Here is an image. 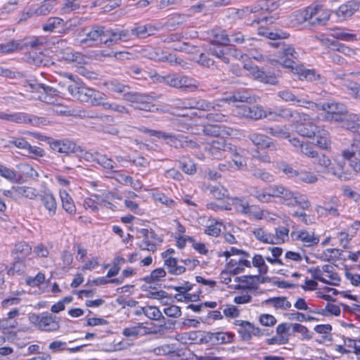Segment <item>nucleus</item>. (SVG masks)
Returning <instances> with one entry per match:
<instances>
[{
  "instance_id": "f257e3e1",
  "label": "nucleus",
  "mask_w": 360,
  "mask_h": 360,
  "mask_svg": "<svg viewBox=\"0 0 360 360\" xmlns=\"http://www.w3.org/2000/svg\"><path fill=\"white\" fill-rule=\"evenodd\" d=\"M80 44L93 46L99 43L110 46L117 43L120 39H127L128 34L119 32V29H108L103 26L96 25L91 29L82 28L77 34Z\"/></svg>"
},
{
  "instance_id": "f03ea898",
  "label": "nucleus",
  "mask_w": 360,
  "mask_h": 360,
  "mask_svg": "<svg viewBox=\"0 0 360 360\" xmlns=\"http://www.w3.org/2000/svg\"><path fill=\"white\" fill-rule=\"evenodd\" d=\"M296 131L300 136L311 138L315 137L316 144L321 148H327L330 144V136L327 130L315 125L312 119L307 114L299 115L295 124Z\"/></svg>"
},
{
  "instance_id": "7ed1b4c3",
  "label": "nucleus",
  "mask_w": 360,
  "mask_h": 360,
  "mask_svg": "<svg viewBox=\"0 0 360 360\" xmlns=\"http://www.w3.org/2000/svg\"><path fill=\"white\" fill-rule=\"evenodd\" d=\"M283 54L290 56V58H279L278 62L284 68L290 70L291 72L297 75L300 80L317 81L321 79V75L316 73L314 70L307 69L302 65H295V60L297 58L298 53L291 46H285L283 48Z\"/></svg>"
},
{
  "instance_id": "20e7f679",
  "label": "nucleus",
  "mask_w": 360,
  "mask_h": 360,
  "mask_svg": "<svg viewBox=\"0 0 360 360\" xmlns=\"http://www.w3.org/2000/svg\"><path fill=\"white\" fill-rule=\"evenodd\" d=\"M330 11L317 2H314L300 11L297 20L302 23L309 22L311 25L325 24L330 18Z\"/></svg>"
},
{
  "instance_id": "39448f33",
  "label": "nucleus",
  "mask_w": 360,
  "mask_h": 360,
  "mask_svg": "<svg viewBox=\"0 0 360 360\" xmlns=\"http://www.w3.org/2000/svg\"><path fill=\"white\" fill-rule=\"evenodd\" d=\"M68 91L72 96L77 100L89 103L94 106H98L101 98L105 97L103 93L78 83L68 85Z\"/></svg>"
},
{
  "instance_id": "423d86ee",
  "label": "nucleus",
  "mask_w": 360,
  "mask_h": 360,
  "mask_svg": "<svg viewBox=\"0 0 360 360\" xmlns=\"http://www.w3.org/2000/svg\"><path fill=\"white\" fill-rule=\"evenodd\" d=\"M271 198H278L282 203L288 206L300 205L302 209H307L309 206V202L302 195L295 194L288 188L282 185H273L269 187Z\"/></svg>"
},
{
  "instance_id": "0eeeda50",
  "label": "nucleus",
  "mask_w": 360,
  "mask_h": 360,
  "mask_svg": "<svg viewBox=\"0 0 360 360\" xmlns=\"http://www.w3.org/2000/svg\"><path fill=\"white\" fill-rule=\"evenodd\" d=\"M317 107H314L313 110H323L325 114L318 116L316 118L324 121H343L345 117L344 115L347 112V107L340 103L327 102L322 105L316 103Z\"/></svg>"
},
{
  "instance_id": "6e6552de",
  "label": "nucleus",
  "mask_w": 360,
  "mask_h": 360,
  "mask_svg": "<svg viewBox=\"0 0 360 360\" xmlns=\"http://www.w3.org/2000/svg\"><path fill=\"white\" fill-rule=\"evenodd\" d=\"M0 120L16 124H30L37 127L46 126L49 124V122L44 117L32 115L22 112L0 111Z\"/></svg>"
},
{
  "instance_id": "1a4fd4ad",
  "label": "nucleus",
  "mask_w": 360,
  "mask_h": 360,
  "mask_svg": "<svg viewBox=\"0 0 360 360\" xmlns=\"http://www.w3.org/2000/svg\"><path fill=\"white\" fill-rule=\"evenodd\" d=\"M123 99L131 103V105L140 110L156 112L158 108L152 103L153 97L137 92H124Z\"/></svg>"
},
{
  "instance_id": "9d476101",
  "label": "nucleus",
  "mask_w": 360,
  "mask_h": 360,
  "mask_svg": "<svg viewBox=\"0 0 360 360\" xmlns=\"http://www.w3.org/2000/svg\"><path fill=\"white\" fill-rule=\"evenodd\" d=\"M30 321L38 329L44 331H56L60 328V319L48 313L32 314Z\"/></svg>"
},
{
  "instance_id": "9b49d317",
  "label": "nucleus",
  "mask_w": 360,
  "mask_h": 360,
  "mask_svg": "<svg viewBox=\"0 0 360 360\" xmlns=\"http://www.w3.org/2000/svg\"><path fill=\"white\" fill-rule=\"evenodd\" d=\"M277 96L282 101L288 103H292L294 105L300 107L311 110H314V107H317L316 103L309 100L307 97H299L288 89H283L279 91L277 93Z\"/></svg>"
},
{
  "instance_id": "f8f14e48",
  "label": "nucleus",
  "mask_w": 360,
  "mask_h": 360,
  "mask_svg": "<svg viewBox=\"0 0 360 360\" xmlns=\"http://www.w3.org/2000/svg\"><path fill=\"white\" fill-rule=\"evenodd\" d=\"M139 234L142 237V240L138 244L141 250L155 252L157 250V244L162 242L161 238L152 230L142 229Z\"/></svg>"
},
{
  "instance_id": "ddd939ff",
  "label": "nucleus",
  "mask_w": 360,
  "mask_h": 360,
  "mask_svg": "<svg viewBox=\"0 0 360 360\" xmlns=\"http://www.w3.org/2000/svg\"><path fill=\"white\" fill-rule=\"evenodd\" d=\"M292 239L300 242L304 247H314L319 244V237L312 231L300 229L292 231L290 233Z\"/></svg>"
},
{
  "instance_id": "4468645a",
  "label": "nucleus",
  "mask_w": 360,
  "mask_h": 360,
  "mask_svg": "<svg viewBox=\"0 0 360 360\" xmlns=\"http://www.w3.org/2000/svg\"><path fill=\"white\" fill-rule=\"evenodd\" d=\"M319 165L321 167V171H327L328 172L332 173L333 175L337 176L341 180H349L354 178L352 174H347L343 171V166L340 165V171H336L333 167H330L331 165L330 160L327 158L325 155H319L317 153L316 158H314Z\"/></svg>"
},
{
  "instance_id": "2eb2a0df",
  "label": "nucleus",
  "mask_w": 360,
  "mask_h": 360,
  "mask_svg": "<svg viewBox=\"0 0 360 360\" xmlns=\"http://www.w3.org/2000/svg\"><path fill=\"white\" fill-rule=\"evenodd\" d=\"M29 86L32 91H37L40 94L38 97L40 101L46 103H54L55 97L58 93L57 89L39 83L30 84Z\"/></svg>"
},
{
  "instance_id": "dca6fc26",
  "label": "nucleus",
  "mask_w": 360,
  "mask_h": 360,
  "mask_svg": "<svg viewBox=\"0 0 360 360\" xmlns=\"http://www.w3.org/2000/svg\"><path fill=\"white\" fill-rule=\"evenodd\" d=\"M342 156L349 161V167L355 173L360 172V160L357 158V156L360 157V148L357 143H353L348 148L343 150Z\"/></svg>"
},
{
  "instance_id": "f3484780",
  "label": "nucleus",
  "mask_w": 360,
  "mask_h": 360,
  "mask_svg": "<svg viewBox=\"0 0 360 360\" xmlns=\"http://www.w3.org/2000/svg\"><path fill=\"white\" fill-rule=\"evenodd\" d=\"M160 82H162L170 86L175 88H191L197 89L198 85L193 83V79L186 77L177 75H167L162 77Z\"/></svg>"
},
{
  "instance_id": "a211bd4d",
  "label": "nucleus",
  "mask_w": 360,
  "mask_h": 360,
  "mask_svg": "<svg viewBox=\"0 0 360 360\" xmlns=\"http://www.w3.org/2000/svg\"><path fill=\"white\" fill-rule=\"evenodd\" d=\"M68 21L65 22L62 18L59 17H51L43 25L42 29L45 32H53L56 31L60 34H68L70 31V23L69 25Z\"/></svg>"
},
{
  "instance_id": "6ab92c4d",
  "label": "nucleus",
  "mask_w": 360,
  "mask_h": 360,
  "mask_svg": "<svg viewBox=\"0 0 360 360\" xmlns=\"http://www.w3.org/2000/svg\"><path fill=\"white\" fill-rule=\"evenodd\" d=\"M236 325L240 326L238 332L240 335L241 338L245 341L250 340L252 336L260 337L264 335L263 331L260 328L255 326L249 321H237Z\"/></svg>"
},
{
  "instance_id": "aec40b11",
  "label": "nucleus",
  "mask_w": 360,
  "mask_h": 360,
  "mask_svg": "<svg viewBox=\"0 0 360 360\" xmlns=\"http://www.w3.org/2000/svg\"><path fill=\"white\" fill-rule=\"evenodd\" d=\"M156 30L157 29L155 27L150 24L134 27L131 30V31L119 29V32H124L128 34L127 39H120V41H127L131 39L133 37L146 38L148 36L153 34Z\"/></svg>"
},
{
  "instance_id": "412c9836",
  "label": "nucleus",
  "mask_w": 360,
  "mask_h": 360,
  "mask_svg": "<svg viewBox=\"0 0 360 360\" xmlns=\"http://www.w3.org/2000/svg\"><path fill=\"white\" fill-rule=\"evenodd\" d=\"M49 143L53 150L60 153L68 154L82 151L79 146H77L73 141L68 139L52 140Z\"/></svg>"
},
{
  "instance_id": "4be33fe9",
  "label": "nucleus",
  "mask_w": 360,
  "mask_h": 360,
  "mask_svg": "<svg viewBox=\"0 0 360 360\" xmlns=\"http://www.w3.org/2000/svg\"><path fill=\"white\" fill-rule=\"evenodd\" d=\"M340 206V200L335 197H331L328 201H325L323 205L316 207V212L320 215H330L338 217L340 215L338 208Z\"/></svg>"
},
{
  "instance_id": "5701e85b",
  "label": "nucleus",
  "mask_w": 360,
  "mask_h": 360,
  "mask_svg": "<svg viewBox=\"0 0 360 360\" xmlns=\"http://www.w3.org/2000/svg\"><path fill=\"white\" fill-rule=\"evenodd\" d=\"M183 105L185 108H195L202 110H218L221 106L220 103L209 102L202 99L190 98L183 101Z\"/></svg>"
},
{
  "instance_id": "b1692460",
  "label": "nucleus",
  "mask_w": 360,
  "mask_h": 360,
  "mask_svg": "<svg viewBox=\"0 0 360 360\" xmlns=\"http://www.w3.org/2000/svg\"><path fill=\"white\" fill-rule=\"evenodd\" d=\"M165 139L167 140V144L174 148L190 147L195 148L198 146L197 143L181 134L174 135L167 133Z\"/></svg>"
},
{
  "instance_id": "393cba45",
  "label": "nucleus",
  "mask_w": 360,
  "mask_h": 360,
  "mask_svg": "<svg viewBox=\"0 0 360 360\" xmlns=\"http://www.w3.org/2000/svg\"><path fill=\"white\" fill-rule=\"evenodd\" d=\"M205 342L213 345L228 344L233 342L234 335L229 332L205 333L203 335Z\"/></svg>"
},
{
  "instance_id": "a878e982",
  "label": "nucleus",
  "mask_w": 360,
  "mask_h": 360,
  "mask_svg": "<svg viewBox=\"0 0 360 360\" xmlns=\"http://www.w3.org/2000/svg\"><path fill=\"white\" fill-rule=\"evenodd\" d=\"M359 8V3L356 1H349L342 4L335 11V15L339 21H344L352 17Z\"/></svg>"
},
{
  "instance_id": "bb28decb",
  "label": "nucleus",
  "mask_w": 360,
  "mask_h": 360,
  "mask_svg": "<svg viewBox=\"0 0 360 360\" xmlns=\"http://www.w3.org/2000/svg\"><path fill=\"white\" fill-rule=\"evenodd\" d=\"M272 7H274V4L271 1L269 0H260L250 8H247V10L252 13H259L260 15H262L261 18L257 17V18L253 20V22L258 23L260 20L268 21V17L264 15V14L266 11H271Z\"/></svg>"
},
{
  "instance_id": "cd10ccee",
  "label": "nucleus",
  "mask_w": 360,
  "mask_h": 360,
  "mask_svg": "<svg viewBox=\"0 0 360 360\" xmlns=\"http://www.w3.org/2000/svg\"><path fill=\"white\" fill-rule=\"evenodd\" d=\"M250 74L257 80L275 85L278 83L277 76L274 73H267L260 70L257 66L250 67L249 69Z\"/></svg>"
},
{
  "instance_id": "c85d7f7f",
  "label": "nucleus",
  "mask_w": 360,
  "mask_h": 360,
  "mask_svg": "<svg viewBox=\"0 0 360 360\" xmlns=\"http://www.w3.org/2000/svg\"><path fill=\"white\" fill-rule=\"evenodd\" d=\"M152 333L153 331L143 323H137L134 326L124 328L122 331V335L127 338H139Z\"/></svg>"
},
{
  "instance_id": "c756f323",
  "label": "nucleus",
  "mask_w": 360,
  "mask_h": 360,
  "mask_svg": "<svg viewBox=\"0 0 360 360\" xmlns=\"http://www.w3.org/2000/svg\"><path fill=\"white\" fill-rule=\"evenodd\" d=\"M237 112L244 117L259 120L262 118V115H263V108L257 105L250 107L247 105H242L238 107Z\"/></svg>"
},
{
  "instance_id": "7c9ffc66",
  "label": "nucleus",
  "mask_w": 360,
  "mask_h": 360,
  "mask_svg": "<svg viewBox=\"0 0 360 360\" xmlns=\"http://www.w3.org/2000/svg\"><path fill=\"white\" fill-rule=\"evenodd\" d=\"M96 162L103 168L108 176H112L115 169L117 167L115 160L100 153L96 155Z\"/></svg>"
},
{
  "instance_id": "2f4dec72",
  "label": "nucleus",
  "mask_w": 360,
  "mask_h": 360,
  "mask_svg": "<svg viewBox=\"0 0 360 360\" xmlns=\"http://www.w3.org/2000/svg\"><path fill=\"white\" fill-rule=\"evenodd\" d=\"M244 256L238 259H231L227 263V270L234 274H238L243 272L245 267L250 268L251 262Z\"/></svg>"
},
{
  "instance_id": "473e14b6",
  "label": "nucleus",
  "mask_w": 360,
  "mask_h": 360,
  "mask_svg": "<svg viewBox=\"0 0 360 360\" xmlns=\"http://www.w3.org/2000/svg\"><path fill=\"white\" fill-rule=\"evenodd\" d=\"M343 127L354 133L360 134V115L346 112L344 115Z\"/></svg>"
},
{
  "instance_id": "72a5a7b5",
  "label": "nucleus",
  "mask_w": 360,
  "mask_h": 360,
  "mask_svg": "<svg viewBox=\"0 0 360 360\" xmlns=\"http://www.w3.org/2000/svg\"><path fill=\"white\" fill-rule=\"evenodd\" d=\"M248 139L252 143L259 148H269L274 146L272 139L267 136L256 132L250 133L248 135Z\"/></svg>"
},
{
  "instance_id": "f704fd0d",
  "label": "nucleus",
  "mask_w": 360,
  "mask_h": 360,
  "mask_svg": "<svg viewBox=\"0 0 360 360\" xmlns=\"http://www.w3.org/2000/svg\"><path fill=\"white\" fill-rule=\"evenodd\" d=\"M40 195L41 203L48 211L50 217L53 216L57 210V202L55 197L50 191H45Z\"/></svg>"
},
{
  "instance_id": "c9c22d12",
  "label": "nucleus",
  "mask_w": 360,
  "mask_h": 360,
  "mask_svg": "<svg viewBox=\"0 0 360 360\" xmlns=\"http://www.w3.org/2000/svg\"><path fill=\"white\" fill-rule=\"evenodd\" d=\"M0 176L11 183H22V176L14 169L2 164H0Z\"/></svg>"
},
{
  "instance_id": "e433bc0d",
  "label": "nucleus",
  "mask_w": 360,
  "mask_h": 360,
  "mask_svg": "<svg viewBox=\"0 0 360 360\" xmlns=\"http://www.w3.org/2000/svg\"><path fill=\"white\" fill-rule=\"evenodd\" d=\"M238 279L243 284L238 285L237 288L241 290H256L258 284L262 282L259 276H243Z\"/></svg>"
},
{
  "instance_id": "4c0bfd02",
  "label": "nucleus",
  "mask_w": 360,
  "mask_h": 360,
  "mask_svg": "<svg viewBox=\"0 0 360 360\" xmlns=\"http://www.w3.org/2000/svg\"><path fill=\"white\" fill-rule=\"evenodd\" d=\"M322 271H323V278H326V281L322 283L332 285H336L340 281L338 274L335 272V269L333 266L325 264L322 266Z\"/></svg>"
},
{
  "instance_id": "58836bf2",
  "label": "nucleus",
  "mask_w": 360,
  "mask_h": 360,
  "mask_svg": "<svg viewBox=\"0 0 360 360\" xmlns=\"http://www.w3.org/2000/svg\"><path fill=\"white\" fill-rule=\"evenodd\" d=\"M322 41H323V44L331 48L333 51H336L340 53H342L345 56H352L355 54L354 50L349 48V46H347L346 45H345L343 44H339L334 40H330L329 39H323Z\"/></svg>"
},
{
  "instance_id": "ea45409f",
  "label": "nucleus",
  "mask_w": 360,
  "mask_h": 360,
  "mask_svg": "<svg viewBox=\"0 0 360 360\" xmlns=\"http://www.w3.org/2000/svg\"><path fill=\"white\" fill-rule=\"evenodd\" d=\"M99 105H101L105 110L115 112L120 115H125L129 113V110L124 105L115 102L107 101H105V97L101 98V101Z\"/></svg>"
},
{
  "instance_id": "a19ab883",
  "label": "nucleus",
  "mask_w": 360,
  "mask_h": 360,
  "mask_svg": "<svg viewBox=\"0 0 360 360\" xmlns=\"http://www.w3.org/2000/svg\"><path fill=\"white\" fill-rule=\"evenodd\" d=\"M32 252V248L25 242H19L15 244L12 254L15 259H23Z\"/></svg>"
},
{
  "instance_id": "79ce46f5",
  "label": "nucleus",
  "mask_w": 360,
  "mask_h": 360,
  "mask_svg": "<svg viewBox=\"0 0 360 360\" xmlns=\"http://www.w3.org/2000/svg\"><path fill=\"white\" fill-rule=\"evenodd\" d=\"M221 46L211 43L207 49V52L209 54L219 58L225 64H228L229 63V58L227 57V49H223Z\"/></svg>"
},
{
  "instance_id": "37998d69",
  "label": "nucleus",
  "mask_w": 360,
  "mask_h": 360,
  "mask_svg": "<svg viewBox=\"0 0 360 360\" xmlns=\"http://www.w3.org/2000/svg\"><path fill=\"white\" fill-rule=\"evenodd\" d=\"M12 189L18 196L25 197L30 200H34L38 195V191L36 188L27 186H13Z\"/></svg>"
},
{
  "instance_id": "c03bdc74",
  "label": "nucleus",
  "mask_w": 360,
  "mask_h": 360,
  "mask_svg": "<svg viewBox=\"0 0 360 360\" xmlns=\"http://www.w3.org/2000/svg\"><path fill=\"white\" fill-rule=\"evenodd\" d=\"M289 229L278 226L275 229V233H271V244H282L289 240Z\"/></svg>"
},
{
  "instance_id": "a18cd8bd",
  "label": "nucleus",
  "mask_w": 360,
  "mask_h": 360,
  "mask_svg": "<svg viewBox=\"0 0 360 360\" xmlns=\"http://www.w3.org/2000/svg\"><path fill=\"white\" fill-rule=\"evenodd\" d=\"M179 262L180 261L174 257H168L165 259V265L168 269L169 273L174 275H180L186 271L185 266L179 264Z\"/></svg>"
},
{
  "instance_id": "49530a36",
  "label": "nucleus",
  "mask_w": 360,
  "mask_h": 360,
  "mask_svg": "<svg viewBox=\"0 0 360 360\" xmlns=\"http://www.w3.org/2000/svg\"><path fill=\"white\" fill-rule=\"evenodd\" d=\"M289 128L288 125H275L267 128L266 132L277 138L289 139L290 138Z\"/></svg>"
},
{
  "instance_id": "de8ad7c7",
  "label": "nucleus",
  "mask_w": 360,
  "mask_h": 360,
  "mask_svg": "<svg viewBox=\"0 0 360 360\" xmlns=\"http://www.w3.org/2000/svg\"><path fill=\"white\" fill-rule=\"evenodd\" d=\"M60 197L62 202L63 208L69 214H74L76 212V207L71 196L66 191H60Z\"/></svg>"
},
{
  "instance_id": "09e8293b",
  "label": "nucleus",
  "mask_w": 360,
  "mask_h": 360,
  "mask_svg": "<svg viewBox=\"0 0 360 360\" xmlns=\"http://www.w3.org/2000/svg\"><path fill=\"white\" fill-rule=\"evenodd\" d=\"M265 257H263L260 254H255L252 258L251 262V266H254L257 269L259 274H266L269 271V267L266 264Z\"/></svg>"
},
{
  "instance_id": "8fccbe9b",
  "label": "nucleus",
  "mask_w": 360,
  "mask_h": 360,
  "mask_svg": "<svg viewBox=\"0 0 360 360\" xmlns=\"http://www.w3.org/2000/svg\"><path fill=\"white\" fill-rule=\"evenodd\" d=\"M247 214L257 219H265L269 221L274 219V214H271L267 210H262L259 207L253 205H250Z\"/></svg>"
},
{
  "instance_id": "3c124183",
  "label": "nucleus",
  "mask_w": 360,
  "mask_h": 360,
  "mask_svg": "<svg viewBox=\"0 0 360 360\" xmlns=\"http://www.w3.org/2000/svg\"><path fill=\"white\" fill-rule=\"evenodd\" d=\"M179 352L176 344H165L154 349V352L158 355H169L174 356L179 355Z\"/></svg>"
},
{
  "instance_id": "603ef678",
  "label": "nucleus",
  "mask_w": 360,
  "mask_h": 360,
  "mask_svg": "<svg viewBox=\"0 0 360 360\" xmlns=\"http://www.w3.org/2000/svg\"><path fill=\"white\" fill-rule=\"evenodd\" d=\"M232 147L233 146L231 145L226 143L225 141L223 139L219 138L212 141L210 150L212 155L214 158H219L220 155H217V150L229 151L230 150H232Z\"/></svg>"
},
{
  "instance_id": "864d4df0",
  "label": "nucleus",
  "mask_w": 360,
  "mask_h": 360,
  "mask_svg": "<svg viewBox=\"0 0 360 360\" xmlns=\"http://www.w3.org/2000/svg\"><path fill=\"white\" fill-rule=\"evenodd\" d=\"M331 37L335 39L345 41H354L356 40V36L354 34L347 32L342 28H335L332 30Z\"/></svg>"
},
{
  "instance_id": "5fc2aeb1",
  "label": "nucleus",
  "mask_w": 360,
  "mask_h": 360,
  "mask_svg": "<svg viewBox=\"0 0 360 360\" xmlns=\"http://www.w3.org/2000/svg\"><path fill=\"white\" fill-rule=\"evenodd\" d=\"M269 250L271 252L272 257L265 256L266 260L273 265H284L285 264L280 259V257L283 253V249L278 247H269Z\"/></svg>"
},
{
  "instance_id": "6e6d98bb",
  "label": "nucleus",
  "mask_w": 360,
  "mask_h": 360,
  "mask_svg": "<svg viewBox=\"0 0 360 360\" xmlns=\"http://www.w3.org/2000/svg\"><path fill=\"white\" fill-rule=\"evenodd\" d=\"M342 251L337 248H328L319 257L323 261L335 262L341 257Z\"/></svg>"
},
{
  "instance_id": "4d7b16f0",
  "label": "nucleus",
  "mask_w": 360,
  "mask_h": 360,
  "mask_svg": "<svg viewBox=\"0 0 360 360\" xmlns=\"http://www.w3.org/2000/svg\"><path fill=\"white\" fill-rule=\"evenodd\" d=\"M222 102H242L248 103L251 102V97L247 91H238L233 95L226 97L225 98L219 101L218 103Z\"/></svg>"
},
{
  "instance_id": "13d9d810",
  "label": "nucleus",
  "mask_w": 360,
  "mask_h": 360,
  "mask_svg": "<svg viewBox=\"0 0 360 360\" xmlns=\"http://www.w3.org/2000/svg\"><path fill=\"white\" fill-rule=\"evenodd\" d=\"M252 233L257 240L263 243L271 244V233L264 229L260 227L255 228L252 231Z\"/></svg>"
},
{
  "instance_id": "bf43d9fd",
  "label": "nucleus",
  "mask_w": 360,
  "mask_h": 360,
  "mask_svg": "<svg viewBox=\"0 0 360 360\" xmlns=\"http://www.w3.org/2000/svg\"><path fill=\"white\" fill-rule=\"evenodd\" d=\"M265 302L271 304L275 308L281 309H288L291 307V303L284 297L269 298L266 300Z\"/></svg>"
},
{
  "instance_id": "052dcab7",
  "label": "nucleus",
  "mask_w": 360,
  "mask_h": 360,
  "mask_svg": "<svg viewBox=\"0 0 360 360\" xmlns=\"http://www.w3.org/2000/svg\"><path fill=\"white\" fill-rule=\"evenodd\" d=\"M142 312L150 319L158 321L164 319L160 310L153 306H146L141 308Z\"/></svg>"
},
{
  "instance_id": "680f3d73",
  "label": "nucleus",
  "mask_w": 360,
  "mask_h": 360,
  "mask_svg": "<svg viewBox=\"0 0 360 360\" xmlns=\"http://www.w3.org/2000/svg\"><path fill=\"white\" fill-rule=\"evenodd\" d=\"M232 205L236 212L247 214L248 211L250 207L248 200L244 198H235L232 199Z\"/></svg>"
},
{
  "instance_id": "e2e57ef3",
  "label": "nucleus",
  "mask_w": 360,
  "mask_h": 360,
  "mask_svg": "<svg viewBox=\"0 0 360 360\" xmlns=\"http://www.w3.org/2000/svg\"><path fill=\"white\" fill-rule=\"evenodd\" d=\"M22 49V45L15 40L0 44V53H11Z\"/></svg>"
},
{
  "instance_id": "0e129e2a",
  "label": "nucleus",
  "mask_w": 360,
  "mask_h": 360,
  "mask_svg": "<svg viewBox=\"0 0 360 360\" xmlns=\"http://www.w3.org/2000/svg\"><path fill=\"white\" fill-rule=\"evenodd\" d=\"M317 180L318 178L316 175L305 170L297 172V176L295 178L296 181L305 184H314Z\"/></svg>"
},
{
  "instance_id": "69168bd1",
  "label": "nucleus",
  "mask_w": 360,
  "mask_h": 360,
  "mask_svg": "<svg viewBox=\"0 0 360 360\" xmlns=\"http://www.w3.org/2000/svg\"><path fill=\"white\" fill-rule=\"evenodd\" d=\"M231 152V158L234 163L237 169L242 170L246 167V160L245 159L239 154V153L236 150L235 147H232V150H229Z\"/></svg>"
},
{
  "instance_id": "338daca9",
  "label": "nucleus",
  "mask_w": 360,
  "mask_h": 360,
  "mask_svg": "<svg viewBox=\"0 0 360 360\" xmlns=\"http://www.w3.org/2000/svg\"><path fill=\"white\" fill-rule=\"evenodd\" d=\"M17 168L24 175L32 179H37L39 176L38 172L29 164L20 163L17 165Z\"/></svg>"
},
{
  "instance_id": "774afa93",
  "label": "nucleus",
  "mask_w": 360,
  "mask_h": 360,
  "mask_svg": "<svg viewBox=\"0 0 360 360\" xmlns=\"http://www.w3.org/2000/svg\"><path fill=\"white\" fill-rule=\"evenodd\" d=\"M219 354L220 350L219 349H207L199 357V360H221L222 357Z\"/></svg>"
}]
</instances>
